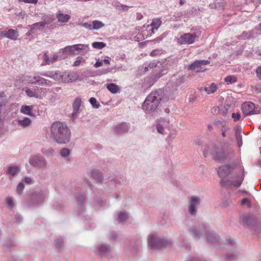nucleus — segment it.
<instances>
[{"label": "nucleus", "instance_id": "79ce46f5", "mask_svg": "<svg viewBox=\"0 0 261 261\" xmlns=\"http://www.w3.org/2000/svg\"><path fill=\"white\" fill-rule=\"evenodd\" d=\"M104 26H105V24L102 22H101L99 20H95L93 21V22H92V30H99V29L103 27Z\"/></svg>", "mask_w": 261, "mask_h": 261}, {"label": "nucleus", "instance_id": "7ed1b4c3", "mask_svg": "<svg viewBox=\"0 0 261 261\" xmlns=\"http://www.w3.org/2000/svg\"><path fill=\"white\" fill-rule=\"evenodd\" d=\"M46 195L47 192L44 191H30L23 202L24 205L29 208L39 207L44 202Z\"/></svg>", "mask_w": 261, "mask_h": 261}, {"label": "nucleus", "instance_id": "f3484780", "mask_svg": "<svg viewBox=\"0 0 261 261\" xmlns=\"http://www.w3.org/2000/svg\"><path fill=\"white\" fill-rule=\"evenodd\" d=\"M201 203L200 198L196 196H192L191 197L190 204L189 205V212L192 216H195L197 210L196 206Z\"/></svg>", "mask_w": 261, "mask_h": 261}, {"label": "nucleus", "instance_id": "2eb2a0df", "mask_svg": "<svg viewBox=\"0 0 261 261\" xmlns=\"http://www.w3.org/2000/svg\"><path fill=\"white\" fill-rule=\"evenodd\" d=\"M77 200V215L79 216H84L86 210V196L84 194H79L76 197Z\"/></svg>", "mask_w": 261, "mask_h": 261}, {"label": "nucleus", "instance_id": "5701e85b", "mask_svg": "<svg viewBox=\"0 0 261 261\" xmlns=\"http://www.w3.org/2000/svg\"><path fill=\"white\" fill-rule=\"evenodd\" d=\"M68 55H72L71 46H67L61 49L59 53V56L61 59H65Z\"/></svg>", "mask_w": 261, "mask_h": 261}, {"label": "nucleus", "instance_id": "864d4df0", "mask_svg": "<svg viewBox=\"0 0 261 261\" xmlns=\"http://www.w3.org/2000/svg\"><path fill=\"white\" fill-rule=\"evenodd\" d=\"M251 36L248 35V33L246 31H244L240 35L238 36V39L240 40H249L251 39Z\"/></svg>", "mask_w": 261, "mask_h": 261}, {"label": "nucleus", "instance_id": "680f3d73", "mask_svg": "<svg viewBox=\"0 0 261 261\" xmlns=\"http://www.w3.org/2000/svg\"><path fill=\"white\" fill-rule=\"evenodd\" d=\"M43 19V21H40V25L41 26H45L46 24H48L50 23L53 21V19L51 18H48L47 19H43V17L42 18Z\"/></svg>", "mask_w": 261, "mask_h": 261}, {"label": "nucleus", "instance_id": "a19ab883", "mask_svg": "<svg viewBox=\"0 0 261 261\" xmlns=\"http://www.w3.org/2000/svg\"><path fill=\"white\" fill-rule=\"evenodd\" d=\"M163 89H159L156 91H155L154 92H152L149 95H152V96H155L156 98L159 99L161 98V101L163 100H164L163 98Z\"/></svg>", "mask_w": 261, "mask_h": 261}, {"label": "nucleus", "instance_id": "5fc2aeb1", "mask_svg": "<svg viewBox=\"0 0 261 261\" xmlns=\"http://www.w3.org/2000/svg\"><path fill=\"white\" fill-rule=\"evenodd\" d=\"M216 4L217 6V9L220 10H223L224 9V7L226 5V2L224 1H222L220 2L216 3Z\"/></svg>", "mask_w": 261, "mask_h": 261}, {"label": "nucleus", "instance_id": "6e6d98bb", "mask_svg": "<svg viewBox=\"0 0 261 261\" xmlns=\"http://www.w3.org/2000/svg\"><path fill=\"white\" fill-rule=\"evenodd\" d=\"M85 63V60H83V57L81 56H79L76 58V60L73 63V66H78L80 65L81 63Z\"/></svg>", "mask_w": 261, "mask_h": 261}, {"label": "nucleus", "instance_id": "ddd939ff", "mask_svg": "<svg viewBox=\"0 0 261 261\" xmlns=\"http://www.w3.org/2000/svg\"><path fill=\"white\" fill-rule=\"evenodd\" d=\"M46 161L44 157L40 155H34L29 159L30 165L37 168H45L46 167Z\"/></svg>", "mask_w": 261, "mask_h": 261}, {"label": "nucleus", "instance_id": "3c124183", "mask_svg": "<svg viewBox=\"0 0 261 261\" xmlns=\"http://www.w3.org/2000/svg\"><path fill=\"white\" fill-rule=\"evenodd\" d=\"M60 155L64 158L67 157L70 153V150L67 148H63L60 150Z\"/></svg>", "mask_w": 261, "mask_h": 261}, {"label": "nucleus", "instance_id": "6e6552de", "mask_svg": "<svg viewBox=\"0 0 261 261\" xmlns=\"http://www.w3.org/2000/svg\"><path fill=\"white\" fill-rule=\"evenodd\" d=\"M241 218L243 225L248 226L253 234H256L258 236L260 227L256 225L255 219L250 215H244Z\"/></svg>", "mask_w": 261, "mask_h": 261}, {"label": "nucleus", "instance_id": "37998d69", "mask_svg": "<svg viewBox=\"0 0 261 261\" xmlns=\"http://www.w3.org/2000/svg\"><path fill=\"white\" fill-rule=\"evenodd\" d=\"M214 125L219 129H221L227 124L224 121L215 120L213 122Z\"/></svg>", "mask_w": 261, "mask_h": 261}, {"label": "nucleus", "instance_id": "2f4dec72", "mask_svg": "<svg viewBox=\"0 0 261 261\" xmlns=\"http://www.w3.org/2000/svg\"><path fill=\"white\" fill-rule=\"evenodd\" d=\"M106 86L108 90L113 94L117 93L120 90L119 86L114 83L107 84Z\"/></svg>", "mask_w": 261, "mask_h": 261}, {"label": "nucleus", "instance_id": "bb28decb", "mask_svg": "<svg viewBox=\"0 0 261 261\" xmlns=\"http://www.w3.org/2000/svg\"><path fill=\"white\" fill-rule=\"evenodd\" d=\"M72 49V55H75L76 51H79L82 50H88L89 49V45L82 44H77L73 45H70Z\"/></svg>", "mask_w": 261, "mask_h": 261}, {"label": "nucleus", "instance_id": "ea45409f", "mask_svg": "<svg viewBox=\"0 0 261 261\" xmlns=\"http://www.w3.org/2000/svg\"><path fill=\"white\" fill-rule=\"evenodd\" d=\"M165 59H161V60H154L151 62L148 63V65L149 67V68H153L154 67L158 68L161 67V66L160 65V63H162V62L164 63Z\"/></svg>", "mask_w": 261, "mask_h": 261}, {"label": "nucleus", "instance_id": "a878e982", "mask_svg": "<svg viewBox=\"0 0 261 261\" xmlns=\"http://www.w3.org/2000/svg\"><path fill=\"white\" fill-rule=\"evenodd\" d=\"M20 171V168L18 166H10L8 167L6 171V174L12 176V177L16 176Z\"/></svg>", "mask_w": 261, "mask_h": 261}, {"label": "nucleus", "instance_id": "0e129e2a", "mask_svg": "<svg viewBox=\"0 0 261 261\" xmlns=\"http://www.w3.org/2000/svg\"><path fill=\"white\" fill-rule=\"evenodd\" d=\"M236 259V257L234 254L228 253L226 254V259L228 261H232Z\"/></svg>", "mask_w": 261, "mask_h": 261}, {"label": "nucleus", "instance_id": "8fccbe9b", "mask_svg": "<svg viewBox=\"0 0 261 261\" xmlns=\"http://www.w3.org/2000/svg\"><path fill=\"white\" fill-rule=\"evenodd\" d=\"M25 92L27 95L30 97L39 98V95L30 89H27Z\"/></svg>", "mask_w": 261, "mask_h": 261}, {"label": "nucleus", "instance_id": "4d7b16f0", "mask_svg": "<svg viewBox=\"0 0 261 261\" xmlns=\"http://www.w3.org/2000/svg\"><path fill=\"white\" fill-rule=\"evenodd\" d=\"M7 204L9 206V207L10 210H12L15 206L14 202L13 201L12 198L11 197L7 198Z\"/></svg>", "mask_w": 261, "mask_h": 261}, {"label": "nucleus", "instance_id": "603ef678", "mask_svg": "<svg viewBox=\"0 0 261 261\" xmlns=\"http://www.w3.org/2000/svg\"><path fill=\"white\" fill-rule=\"evenodd\" d=\"M143 28L146 29V31L147 32V34L146 35V36L149 37L152 36V35L154 34L155 33L154 31L156 30L155 29H154L153 28L150 27L149 29H147V25L146 24H144L143 26Z\"/></svg>", "mask_w": 261, "mask_h": 261}, {"label": "nucleus", "instance_id": "49530a36", "mask_svg": "<svg viewBox=\"0 0 261 261\" xmlns=\"http://www.w3.org/2000/svg\"><path fill=\"white\" fill-rule=\"evenodd\" d=\"M24 189V185L23 182H19L16 187V193L18 195H21Z\"/></svg>", "mask_w": 261, "mask_h": 261}, {"label": "nucleus", "instance_id": "052dcab7", "mask_svg": "<svg viewBox=\"0 0 261 261\" xmlns=\"http://www.w3.org/2000/svg\"><path fill=\"white\" fill-rule=\"evenodd\" d=\"M185 82V79L184 76L179 77L176 79L175 81L176 86H179L181 84L184 83Z\"/></svg>", "mask_w": 261, "mask_h": 261}, {"label": "nucleus", "instance_id": "72a5a7b5", "mask_svg": "<svg viewBox=\"0 0 261 261\" xmlns=\"http://www.w3.org/2000/svg\"><path fill=\"white\" fill-rule=\"evenodd\" d=\"M128 219V216L125 211H121L118 214L117 220L119 223L126 221Z\"/></svg>", "mask_w": 261, "mask_h": 261}, {"label": "nucleus", "instance_id": "338daca9", "mask_svg": "<svg viewBox=\"0 0 261 261\" xmlns=\"http://www.w3.org/2000/svg\"><path fill=\"white\" fill-rule=\"evenodd\" d=\"M80 24L86 29H89V30H92V24L90 23L87 22H82Z\"/></svg>", "mask_w": 261, "mask_h": 261}, {"label": "nucleus", "instance_id": "58836bf2", "mask_svg": "<svg viewBox=\"0 0 261 261\" xmlns=\"http://www.w3.org/2000/svg\"><path fill=\"white\" fill-rule=\"evenodd\" d=\"M197 11H199V9L195 7H192L191 9H189L185 12V17L189 18L194 16L197 13Z\"/></svg>", "mask_w": 261, "mask_h": 261}, {"label": "nucleus", "instance_id": "f257e3e1", "mask_svg": "<svg viewBox=\"0 0 261 261\" xmlns=\"http://www.w3.org/2000/svg\"><path fill=\"white\" fill-rule=\"evenodd\" d=\"M213 159L217 163H223L231 161L236 153L228 142H222L219 146L214 145L210 151Z\"/></svg>", "mask_w": 261, "mask_h": 261}, {"label": "nucleus", "instance_id": "b1692460", "mask_svg": "<svg viewBox=\"0 0 261 261\" xmlns=\"http://www.w3.org/2000/svg\"><path fill=\"white\" fill-rule=\"evenodd\" d=\"M188 69L195 71L196 72H202L205 70V68L203 69L202 66L200 65L198 60L195 61L193 63L188 66Z\"/></svg>", "mask_w": 261, "mask_h": 261}, {"label": "nucleus", "instance_id": "9d476101", "mask_svg": "<svg viewBox=\"0 0 261 261\" xmlns=\"http://www.w3.org/2000/svg\"><path fill=\"white\" fill-rule=\"evenodd\" d=\"M241 109L243 114L245 116L259 114L261 110L259 106H256L254 103L250 101L244 102L242 105Z\"/></svg>", "mask_w": 261, "mask_h": 261}, {"label": "nucleus", "instance_id": "4c0bfd02", "mask_svg": "<svg viewBox=\"0 0 261 261\" xmlns=\"http://www.w3.org/2000/svg\"><path fill=\"white\" fill-rule=\"evenodd\" d=\"M162 21L160 19H153L150 24L147 25V29H149L150 27L155 29L156 30L161 26Z\"/></svg>", "mask_w": 261, "mask_h": 261}, {"label": "nucleus", "instance_id": "4be33fe9", "mask_svg": "<svg viewBox=\"0 0 261 261\" xmlns=\"http://www.w3.org/2000/svg\"><path fill=\"white\" fill-rule=\"evenodd\" d=\"M33 79L36 80L31 82V83L32 84H38L40 85H45L48 86H50L53 84V82L51 81L45 79L41 76H39L38 78L36 76H34Z\"/></svg>", "mask_w": 261, "mask_h": 261}, {"label": "nucleus", "instance_id": "f03ea898", "mask_svg": "<svg viewBox=\"0 0 261 261\" xmlns=\"http://www.w3.org/2000/svg\"><path fill=\"white\" fill-rule=\"evenodd\" d=\"M51 134L53 139L59 144L68 143L71 138V132L66 124L60 121L54 122L51 125Z\"/></svg>", "mask_w": 261, "mask_h": 261}, {"label": "nucleus", "instance_id": "0eeeda50", "mask_svg": "<svg viewBox=\"0 0 261 261\" xmlns=\"http://www.w3.org/2000/svg\"><path fill=\"white\" fill-rule=\"evenodd\" d=\"M237 180H231L229 179H225V178H221L220 184L222 188L225 189H231L234 187L239 188L242 184L244 178V175L240 172L238 173L237 176Z\"/></svg>", "mask_w": 261, "mask_h": 261}, {"label": "nucleus", "instance_id": "6ab92c4d", "mask_svg": "<svg viewBox=\"0 0 261 261\" xmlns=\"http://www.w3.org/2000/svg\"><path fill=\"white\" fill-rule=\"evenodd\" d=\"M129 129V124L122 122L115 126L113 130L117 135H122L126 133Z\"/></svg>", "mask_w": 261, "mask_h": 261}, {"label": "nucleus", "instance_id": "7c9ffc66", "mask_svg": "<svg viewBox=\"0 0 261 261\" xmlns=\"http://www.w3.org/2000/svg\"><path fill=\"white\" fill-rule=\"evenodd\" d=\"M92 177L97 180L101 182L103 179V175L101 172L99 170H93L91 171Z\"/></svg>", "mask_w": 261, "mask_h": 261}, {"label": "nucleus", "instance_id": "13d9d810", "mask_svg": "<svg viewBox=\"0 0 261 261\" xmlns=\"http://www.w3.org/2000/svg\"><path fill=\"white\" fill-rule=\"evenodd\" d=\"M47 76L48 77H50L53 79L56 80L59 79V76L57 73H53L52 71H47Z\"/></svg>", "mask_w": 261, "mask_h": 261}, {"label": "nucleus", "instance_id": "69168bd1", "mask_svg": "<svg viewBox=\"0 0 261 261\" xmlns=\"http://www.w3.org/2000/svg\"><path fill=\"white\" fill-rule=\"evenodd\" d=\"M232 118L233 119L234 122L239 120L241 118V114L239 113H233L232 114Z\"/></svg>", "mask_w": 261, "mask_h": 261}, {"label": "nucleus", "instance_id": "09e8293b", "mask_svg": "<svg viewBox=\"0 0 261 261\" xmlns=\"http://www.w3.org/2000/svg\"><path fill=\"white\" fill-rule=\"evenodd\" d=\"M40 22H38L33 24V28H31V31H32V33H34L35 31L43 30V29L44 28V26L40 25Z\"/></svg>", "mask_w": 261, "mask_h": 261}, {"label": "nucleus", "instance_id": "1a4fd4ad", "mask_svg": "<svg viewBox=\"0 0 261 261\" xmlns=\"http://www.w3.org/2000/svg\"><path fill=\"white\" fill-rule=\"evenodd\" d=\"M208 226L205 222L199 223L198 225H194L189 228V232L195 240H199L203 236L202 231L205 232V229L203 226Z\"/></svg>", "mask_w": 261, "mask_h": 261}, {"label": "nucleus", "instance_id": "aec40b11", "mask_svg": "<svg viewBox=\"0 0 261 261\" xmlns=\"http://www.w3.org/2000/svg\"><path fill=\"white\" fill-rule=\"evenodd\" d=\"M59 77L64 83H69L75 81L79 78V75L76 72L69 73L65 72L59 75Z\"/></svg>", "mask_w": 261, "mask_h": 261}, {"label": "nucleus", "instance_id": "9b49d317", "mask_svg": "<svg viewBox=\"0 0 261 261\" xmlns=\"http://www.w3.org/2000/svg\"><path fill=\"white\" fill-rule=\"evenodd\" d=\"M169 61L165 58V61L162 62L160 65H161V67H158L155 70L151 73V75L153 76V77L157 81L160 77L163 75L166 74L169 69L170 65L168 64Z\"/></svg>", "mask_w": 261, "mask_h": 261}, {"label": "nucleus", "instance_id": "c756f323", "mask_svg": "<svg viewBox=\"0 0 261 261\" xmlns=\"http://www.w3.org/2000/svg\"><path fill=\"white\" fill-rule=\"evenodd\" d=\"M218 89V86L214 83H212L208 87H203L200 88V91L204 90L206 92L207 94H210L215 93Z\"/></svg>", "mask_w": 261, "mask_h": 261}, {"label": "nucleus", "instance_id": "e2e57ef3", "mask_svg": "<svg viewBox=\"0 0 261 261\" xmlns=\"http://www.w3.org/2000/svg\"><path fill=\"white\" fill-rule=\"evenodd\" d=\"M118 236L116 231H111L109 235V239L110 240L115 241L117 239Z\"/></svg>", "mask_w": 261, "mask_h": 261}, {"label": "nucleus", "instance_id": "c03bdc74", "mask_svg": "<svg viewBox=\"0 0 261 261\" xmlns=\"http://www.w3.org/2000/svg\"><path fill=\"white\" fill-rule=\"evenodd\" d=\"M237 81V77L234 75H228L226 76L224 79V81L227 83V84H231L233 83L236 82Z\"/></svg>", "mask_w": 261, "mask_h": 261}, {"label": "nucleus", "instance_id": "423d86ee", "mask_svg": "<svg viewBox=\"0 0 261 261\" xmlns=\"http://www.w3.org/2000/svg\"><path fill=\"white\" fill-rule=\"evenodd\" d=\"M161 102V98L158 99L152 95H148L142 105V109L146 113L154 112Z\"/></svg>", "mask_w": 261, "mask_h": 261}, {"label": "nucleus", "instance_id": "dca6fc26", "mask_svg": "<svg viewBox=\"0 0 261 261\" xmlns=\"http://www.w3.org/2000/svg\"><path fill=\"white\" fill-rule=\"evenodd\" d=\"M111 251L112 249L110 245L101 244L97 247L94 252L97 255L103 257L109 256Z\"/></svg>", "mask_w": 261, "mask_h": 261}, {"label": "nucleus", "instance_id": "4468645a", "mask_svg": "<svg viewBox=\"0 0 261 261\" xmlns=\"http://www.w3.org/2000/svg\"><path fill=\"white\" fill-rule=\"evenodd\" d=\"M199 36L197 35L196 33H185L181 35L178 38V43L180 44H191L193 43L196 38H198Z\"/></svg>", "mask_w": 261, "mask_h": 261}, {"label": "nucleus", "instance_id": "cd10ccee", "mask_svg": "<svg viewBox=\"0 0 261 261\" xmlns=\"http://www.w3.org/2000/svg\"><path fill=\"white\" fill-rule=\"evenodd\" d=\"M33 105H23L20 109L21 113L30 116H35V114L32 112Z\"/></svg>", "mask_w": 261, "mask_h": 261}, {"label": "nucleus", "instance_id": "c9c22d12", "mask_svg": "<svg viewBox=\"0 0 261 261\" xmlns=\"http://www.w3.org/2000/svg\"><path fill=\"white\" fill-rule=\"evenodd\" d=\"M31 123V120L28 117H24L22 120H18V125L24 128L30 126Z\"/></svg>", "mask_w": 261, "mask_h": 261}, {"label": "nucleus", "instance_id": "f8f14e48", "mask_svg": "<svg viewBox=\"0 0 261 261\" xmlns=\"http://www.w3.org/2000/svg\"><path fill=\"white\" fill-rule=\"evenodd\" d=\"M205 229V235L206 238L207 242L209 244H215L220 242V237L212 229H211L210 225L207 226H203Z\"/></svg>", "mask_w": 261, "mask_h": 261}, {"label": "nucleus", "instance_id": "de8ad7c7", "mask_svg": "<svg viewBox=\"0 0 261 261\" xmlns=\"http://www.w3.org/2000/svg\"><path fill=\"white\" fill-rule=\"evenodd\" d=\"M89 102L93 108L98 109L100 107V103L95 97H91L89 100Z\"/></svg>", "mask_w": 261, "mask_h": 261}, {"label": "nucleus", "instance_id": "f704fd0d", "mask_svg": "<svg viewBox=\"0 0 261 261\" xmlns=\"http://www.w3.org/2000/svg\"><path fill=\"white\" fill-rule=\"evenodd\" d=\"M167 35L168 33L165 32L162 33L160 36L156 37L154 39L148 41H149V44L150 45L156 43H159L161 41L163 40L164 38H165L167 36Z\"/></svg>", "mask_w": 261, "mask_h": 261}, {"label": "nucleus", "instance_id": "412c9836", "mask_svg": "<svg viewBox=\"0 0 261 261\" xmlns=\"http://www.w3.org/2000/svg\"><path fill=\"white\" fill-rule=\"evenodd\" d=\"M156 82L153 76L150 74L147 76L145 77L144 79V82L142 84V87L145 89L150 88Z\"/></svg>", "mask_w": 261, "mask_h": 261}, {"label": "nucleus", "instance_id": "a18cd8bd", "mask_svg": "<svg viewBox=\"0 0 261 261\" xmlns=\"http://www.w3.org/2000/svg\"><path fill=\"white\" fill-rule=\"evenodd\" d=\"M94 48L101 49L106 46V44L103 42H94L92 43Z\"/></svg>", "mask_w": 261, "mask_h": 261}, {"label": "nucleus", "instance_id": "473e14b6", "mask_svg": "<svg viewBox=\"0 0 261 261\" xmlns=\"http://www.w3.org/2000/svg\"><path fill=\"white\" fill-rule=\"evenodd\" d=\"M82 104V99L80 97H77L72 103V109L74 113H78L80 108Z\"/></svg>", "mask_w": 261, "mask_h": 261}, {"label": "nucleus", "instance_id": "e433bc0d", "mask_svg": "<svg viewBox=\"0 0 261 261\" xmlns=\"http://www.w3.org/2000/svg\"><path fill=\"white\" fill-rule=\"evenodd\" d=\"M64 239L60 237L55 240V247L58 251H61L64 247Z\"/></svg>", "mask_w": 261, "mask_h": 261}, {"label": "nucleus", "instance_id": "20e7f679", "mask_svg": "<svg viewBox=\"0 0 261 261\" xmlns=\"http://www.w3.org/2000/svg\"><path fill=\"white\" fill-rule=\"evenodd\" d=\"M228 163L220 166L217 171L218 175L220 178H225L230 175L234 170L238 168L242 169L241 163L239 159L234 155L231 161H227ZM243 173L244 174V169H242Z\"/></svg>", "mask_w": 261, "mask_h": 261}, {"label": "nucleus", "instance_id": "bf43d9fd", "mask_svg": "<svg viewBox=\"0 0 261 261\" xmlns=\"http://www.w3.org/2000/svg\"><path fill=\"white\" fill-rule=\"evenodd\" d=\"M236 141L237 142V145L239 147H241L243 145L242 135H236Z\"/></svg>", "mask_w": 261, "mask_h": 261}, {"label": "nucleus", "instance_id": "c85d7f7f", "mask_svg": "<svg viewBox=\"0 0 261 261\" xmlns=\"http://www.w3.org/2000/svg\"><path fill=\"white\" fill-rule=\"evenodd\" d=\"M56 17L58 20V21L61 22H67L71 18V16L67 14H63L59 11L56 14Z\"/></svg>", "mask_w": 261, "mask_h": 261}, {"label": "nucleus", "instance_id": "393cba45", "mask_svg": "<svg viewBox=\"0 0 261 261\" xmlns=\"http://www.w3.org/2000/svg\"><path fill=\"white\" fill-rule=\"evenodd\" d=\"M164 93L163 98L164 100H168L169 99H173L174 97V93L172 89L170 87H165L163 88Z\"/></svg>", "mask_w": 261, "mask_h": 261}, {"label": "nucleus", "instance_id": "a211bd4d", "mask_svg": "<svg viewBox=\"0 0 261 261\" xmlns=\"http://www.w3.org/2000/svg\"><path fill=\"white\" fill-rule=\"evenodd\" d=\"M0 36L6 37L8 39L15 40L19 36L18 32L17 30L12 29H9L8 31H3L0 32Z\"/></svg>", "mask_w": 261, "mask_h": 261}, {"label": "nucleus", "instance_id": "774afa93", "mask_svg": "<svg viewBox=\"0 0 261 261\" xmlns=\"http://www.w3.org/2000/svg\"><path fill=\"white\" fill-rule=\"evenodd\" d=\"M256 74L257 77L261 80V66H259L256 68Z\"/></svg>", "mask_w": 261, "mask_h": 261}, {"label": "nucleus", "instance_id": "39448f33", "mask_svg": "<svg viewBox=\"0 0 261 261\" xmlns=\"http://www.w3.org/2000/svg\"><path fill=\"white\" fill-rule=\"evenodd\" d=\"M171 242L165 238L154 234L149 235L148 238V244L152 249H161L166 248Z\"/></svg>", "mask_w": 261, "mask_h": 261}]
</instances>
